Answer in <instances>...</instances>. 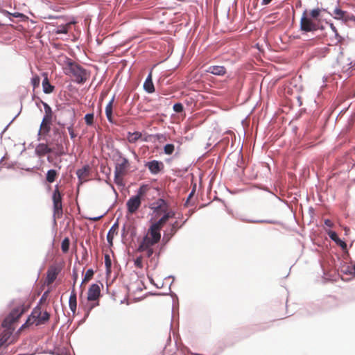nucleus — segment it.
Segmentation results:
<instances>
[{
    "label": "nucleus",
    "mask_w": 355,
    "mask_h": 355,
    "mask_svg": "<svg viewBox=\"0 0 355 355\" xmlns=\"http://www.w3.org/2000/svg\"><path fill=\"white\" fill-rule=\"evenodd\" d=\"M60 62H62L64 73L74 78V80L83 84L89 78V73L80 65L73 62L67 56H60Z\"/></svg>",
    "instance_id": "obj_1"
},
{
    "label": "nucleus",
    "mask_w": 355,
    "mask_h": 355,
    "mask_svg": "<svg viewBox=\"0 0 355 355\" xmlns=\"http://www.w3.org/2000/svg\"><path fill=\"white\" fill-rule=\"evenodd\" d=\"M101 296V288L98 284H92L87 292L88 304L85 307V316L87 317L89 312L96 306L99 305V297Z\"/></svg>",
    "instance_id": "obj_2"
},
{
    "label": "nucleus",
    "mask_w": 355,
    "mask_h": 355,
    "mask_svg": "<svg viewBox=\"0 0 355 355\" xmlns=\"http://www.w3.org/2000/svg\"><path fill=\"white\" fill-rule=\"evenodd\" d=\"M49 318L50 314L47 311H42L41 308L37 306L33 310L31 316L28 318L26 323L21 326V329L33 323H35L36 325L44 324L49 321Z\"/></svg>",
    "instance_id": "obj_3"
},
{
    "label": "nucleus",
    "mask_w": 355,
    "mask_h": 355,
    "mask_svg": "<svg viewBox=\"0 0 355 355\" xmlns=\"http://www.w3.org/2000/svg\"><path fill=\"white\" fill-rule=\"evenodd\" d=\"M159 242L150 237L144 236L139 242L137 250L144 252L147 257H150L154 253L153 246Z\"/></svg>",
    "instance_id": "obj_4"
},
{
    "label": "nucleus",
    "mask_w": 355,
    "mask_h": 355,
    "mask_svg": "<svg viewBox=\"0 0 355 355\" xmlns=\"http://www.w3.org/2000/svg\"><path fill=\"white\" fill-rule=\"evenodd\" d=\"M62 196L60 192L58 186L55 187L52 196L53 203V216L55 218H60L63 214L62 209Z\"/></svg>",
    "instance_id": "obj_5"
},
{
    "label": "nucleus",
    "mask_w": 355,
    "mask_h": 355,
    "mask_svg": "<svg viewBox=\"0 0 355 355\" xmlns=\"http://www.w3.org/2000/svg\"><path fill=\"white\" fill-rule=\"evenodd\" d=\"M318 24L309 17L307 11H304L300 19V28L304 32L315 31L318 29Z\"/></svg>",
    "instance_id": "obj_6"
},
{
    "label": "nucleus",
    "mask_w": 355,
    "mask_h": 355,
    "mask_svg": "<svg viewBox=\"0 0 355 355\" xmlns=\"http://www.w3.org/2000/svg\"><path fill=\"white\" fill-rule=\"evenodd\" d=\"M24 309L21 307H17L14 309L3 320L2 322V327H10L12 326L23 314Z\"/></svg>",
    "instance_id": "obj_7"
},
{
    "label": "nucleus",
    "mask_w": 355,
    "mask_h": 355,
    "mask_svg": "<svg viewBox=\"0 0 355 355\" xmlns=\"http://www.w3.org/2000/svg\"><path fill=\"white\" fill-rule=\"evenodd\" d=\"M130 168V162L128 159L124 157L119 156L116 160L114 173L120 175H126Z\"/></svg>",
    "instance_id": "obj_8"
},
{
    "label": "nucleus",
    "mask_w": 355,
    "mask_h": 355,
    "mask_svg": "<svg viewBox=\"0 0 355 355\" xmlns=\"http://www.w3.org/2000/svg\"><path fill=\"white\" fill-rule=\"evenodd\" d=\"M336 19L343 20L345 22L355 21V16L341 10L340 8H336L332 13Z\"/></svg>",
    "instance_id": "obj_9"
},
{
    "label": "nucleus",
    "mask_w": 355,
    "mask_h": 355,
    "mask_svg": "<svg viewBox=\"0 0 355 355\" xmlns=\"http://www.w3.org/2000/svg\"><path fill=\"white\" fill-rule=\"evenodd\" d=\"M61 271V268L58 266H51L46 272V284L49 286L56 279L58 274Z\"/></svg>",
    "instance_id": "obj_10"
},
{
    "label": "nucleus",
    "mask_w": 355,
    "mask_h": 355,
    "mask_svg": "<svg viewBox=\"0 0 355 355\" xmlns=\"http://www.w3.org/2000/svg\"><path fill=\"white\" fill-rule=\"evenodd\" d=\"M141 199L139 196H134L131 197L126 202L128 213L135 214L140 207Z\"/></svg>",
    "instance_id": "obj_11"
},
{
    "label": "nucleus",
    "mask_w": 355,
    "mask_h": 355,
    "mask_svg": "<svg viewBox=\"0 0 355 355\" xmlns=\"http://www.w3.org/2000/svg\"><path fill=\"white\" fill-rule=\"evenodd\" d=\"M150 209H153L154 213L157 215H159L167 211L168 204L164 199L159 198L152 204Z\"/></svg>",
    "instance_id": "obj_12"
},
{
    "label": "nucleus",
    "mask_w": 355,
    "mask_h": 355,
    "mask_svg": "<svg viewBox=\"0 0 355 355\" xmlns=\"http://www.w3.org/2000/svg\"><path fill=\"white\" fill-rule=\"evenodd\" d=\"M52 121L53 116L44 115L40 124V133L42 135H47L51 130Z\"/></svg>",
    "instance_id": "obj_13"
},
{
    "label": "nucleus",
    "mask_w": 355,
    "mask_h": 355,
    "mask_svg": "<svg viewBox=\"0 0 355 355\" xmlns=\"http://www.w3.org/2000/svg\"><path fill=\"white\" fill-rule=\"evenodd\" d=\"M182 225H180L178 221H175L173 223H172L169 231L167 233L164 234L162 239V241L165 244L167 243L171 240V239L175 234L178 229H180Z\"/></svg>",
    "instance_id": "obj_14"
},
{
    "label": "nucleus",
    "mask_w": 355,
    "mask_h": 355,
    "mask_svg": "<svg viewBox=\"0 0 355 355\" xmlns=\"http://www.w3.org/2000/svg\"><path fill=\"white\" fill-rule=\"evenodd\" d=\"M145 166L153 174H157L164 167L163 163L157 160L148 162Z\"/></svg>",
    "instance_id": "obj_15"
},
{
    "label": "nucleus",
    "mask_w": 355,
    "mask_h": 355,
    "mask_svg": "<svg viewBox=\"0 0 355 355\" xmlns=\"http://www.w3.org/2000/svg\"><path fill=\"white\" fill-rule=\"evenodd\" d=\"M161 230L157 227L152 224L148 228L146 235L144 236H148V238H151L153 240H156L159 241L161 239Z\"/></svg>",
    "instance_id": "obj_16"
},
{
    "label": "nucleus",
    "mask_w": 355,
    "mask_h": 355,
    "mask_svg": "<svg viewBox=\"0 0 355 355\" xmlns=\"http://www.w3.org/2000/svg\"><path fill=\"white\" fill-rule=\"evenodd\" d=\"M42 76L44 77V80L42 81V87H43V92L45 94H51L53 92L55 87L54 86L51 85L49 78L48 75L46 73H43Z\"/></svg>",
    "instance_id": "obj_17"
},
{
    "label": "nucleus",
    "mask_w": 355,
    "mask_h": 355,
    "mask_svg": "<svg viewBox=\"0 0 355 355\" xmlns=\"http://www.w3.org/2000/svg\"><path fill=\"white\" fill-rule=\"evenodd\" d=\"M51 151V149L46 144H40L35 148V153L39 157H43Z\"/></svg>",
    "instance_id": "obj_18"
},
{
    "label": "nucleus",
    "mask_w": 355,
    "mask_h": 355,
    "mask_svg": "<svg viewBox=\"0 0 355 355\" xmlns=\"http://www.w3.org/2000/svg\"><path fill=\"white\" fill-rule=\"evenodd\" d=\"M3 327L5 328V330L3 331L0 338V347L8 341L14 331V328L12 327V326Z\"/></svg>",
    "instance_id": "obj_19"
},
{
    "label": "nucleus",
    "mask_w": 355,
    "mask_h": 355,
    "mask_svg": "<svg viewBox=\"0 0 355 355\" xmlns=\"http://www.w3.org/2000/svg\"><path fill=\"white\" fill-rule=\"evenodd\" d=\"M69 306L71 312L75 314L77 308L76 292L75 288H72L71 295L69 300Z\"/></svg>",
    "instance_id": "obj_20"
},
{
    "label": "nucleus",
    "mask_w": 355,
    "mask_h": 355,
    "mask_svg": "<svg viewBox=\"0 0 355 355\" xmlns=\"http://www.w3.org/2000/svg\"><path fill=\"white\" fill-rule=\"evenodd\" d=\"M207 71L214 75L223 76L226 73V69L223 66H210Z\"/></svg>",
    "instance_id": "obj_21"
},
{
    "label": "nucleus",
    "mask_w": 355,
    "mask_h": 355,
    "mask_svg": "<svg viewBox=\"0 0 355 355\" xmlns=\"http://www.w3.org/2000/svg\"><path fill=\"white\" fill-rule=\"evenodd\" d=\"M144 88L148 93H153L155 92V87L152 80V72L150 71L146 78L144 83Z\"/></svg>",
    "instance_id": "obj_22"
},
{
    "label": "nucleus",
    "mask_w": 355,
    "mask_h": 355,
    "mask_svg": "<svg viewBox=\"0 0 355 355\" xmlns=\"http://www.w3.org/2000/svg\"><path fill=\"white\" fill-rule=\"evenodd\" d=\"M58 172L55 169H50L47 171L46 175V180L49 183H53L58 177Z\"/></svg>",
    "instance_id": "obj_23"
},
{
    "label": "nucleus",
    "mask_w": 355,
    "mask_h": 355,
    "mask_svg": "<svg viewBox=\"0 0 355 355\" xmlns=\"http://www.w3.org/2000/svg\"><path fill=\"white\" fill-rule=\"evenodd\" d=\"M118 233V225L114 224L109 230L107 235V240L108 243L110 244V245H112V241L114 239V235L117 234Z\"/></svg>",
    "instance_id": "obj_24"
},
{
    "label": "nucleus",
    "mask_w": 355,
    "mask_h": 355,
    "mask_svg": "<svg viewBox=\"0 0 355 355\" xmlns=\"http://www.w3.org/2000/svg\"><path fill=\"white\" fill-rule=\"evenodd\" d=\"M114 101V98L113 97L105 107V114L110 122H112V108Z\"/></svg>",
    "instance_id": "obj_25"
},
{
    "label": "nucleus",
    "mask_w": 355,
    "mask_h": 355,
    "mask_svg": "<svg viewBox=\"0 0 355 355\" xmlns=\"http://www.w3.org/2000/svg\"><path fill=\"white\" fill-rule=\"evenodd\" d=\"M89 167L85 166L83 168L77 171V175L80 179H85L89 175Z\"/></svg>",
    "instance_id": "obj_26"
},
{
    "label": "nucleus",
    "mask_w": 355,
    "mask_h": 355,
    "mask_svg": "<svg viewBox=\"0 0 355 355\" xmlns=\"http://www.w3.org/2000/svg\"><path fill=\"white\" fill-rule=\"evenodd\" d=\"M168 216H166L165 214H164L163 216L159 220H158L155 223H153V224L157 227L159 229L162 230V228L168 220Z\"/></svg>",
    "instance_id": "obj_27"
},
{
    "label": "nucleus",
    "mask_w": 355,
    "mask_h": 355,
    "mask_svg": "<svg viewBox=\"0 0 355 355\" xmlns=\"http://www.w3.org/2000/svg\"><path fill=\"white\" fill-rule=\"evenodd\" d=\"M141 137V133L139 132H129L128 139L130 143H135Z\"/></svg>",
    "instance_id": "obj_28"
},
{
    "label": "nucleus",
    "mask_w": 355,
    "mask_h": 355,
    "mask_svg": "<svg viewBox=\"0 0 355 355\" xmlns=\"http://www.w3.org/2000/svg\"><path fill=\"white\" fill-rule=\"evenodd\" d=\"M150 189V187L148 184L141 185L137 191L136 196H139L140 199L146 195L147 191Z\"/></svg>",
    "instance_id": "obj_29"
},
{
    "label": "nucleus",
    "mask_w": 355,
    "mask_h": 355,
    "mask_svg": "<svg viewBox=\"0 0 355 355\" xmlns=\"http://www.w3.org/2000/svg\"><path fill=\"white\" fill-rule=\"evenodd\" d=\"M94 270L92 269H88L87 271H86V273L85 275V277L83 279V282H82V284H81V286L85 284V283H87L88 282L89 280H91L94 276Z\"/></svg>",
    "instance_id": "obj_30"
},
{
    "label": "nucleus",
    "mask_w": 355,
    "mask_h": 355,
    "mask_svg": "<svg viewBox=\"0 0 355 355\" xmlns=\"http://www.w3.org/2000/svg\"><path fill=\"white\" fill-rule=\"evenodd\" d=\"M71 26V23H68L65 25H61L59 26L58 28L57 33H67L69 31V29Z\"/></svg>",
    "instance_id": "obj_31"
},
{
    "label": "nucleus",
    "mask_w": 355,
    "mask_h": 355,
    "mask_svg": "<svg viewBox=\"0 0 355 355\" xmlns=\"http://www.w3.org/2000/svg\"><path fill=\"white\" fill-rule=\"evenodd\" d=\"M85 123L87 125H92L94 121V114L93 113L87 114L84 117Z\"/></svg>",
    "instance_id": "obj_32"
},
{
    "label": "nucleus",
    "mask_w": 355,
    "mask_h": 355,
    "mask_svg": "<svg viewBox=\"0 0 355 355\" xmlns=\"http://www.w3.org/2000/svg\"><path fill=\"white\" fill-rule=\"evenodd\" d=\"M321 10L320 8H315L312 10L309 14H308L309 17H311L313 20L317 19L320 15Z\"/></svg>",
    "instance_id": "obj_33"
},
{
    "label": "nucleus",
    "mask_w": 355,
    "mask_h": 355,
    "mask_svg": "<svg viewBox=\"0 0 355 355\" xmlns=\"http://www.w3.org/2000/svg\"><path fill=\"white\" fill-rule=\"evenodd\" d=\"M70 241L69 238H65L62 242L61 249L64 253H67L69 251Z\"/></svg>",
    "instance_id": "obj_34"
},
{
    "label": "nucleus",
    "mask_w": 355,
    "mask_h": 355,
    "mask_svg": "<svg viewBox=\"0 0 355 355\" xmlns=\"http://www.w3.org/2000/svg\"><path fill=\"white\" fill-rule=\"evenodd\" d=\"M40 83V78L38 75L35 74L31 78V84L33 85V89L38 87Z\"/></svg>",
    "instance_id": "obj_35"
},
{
    "label": "nucleus",
    "mask_w": 355,
    "mask_h": 355,
    "mask_svg": "<svg viewBox=\"0 0 355 355\" xmlns=\"http://www.w3.org/2000/svg\"><path fill=\"white\" fill-rule=\"evenodd\" d=\"M174 150L175 146L173 144H168L165 145L164 147V153L168 155H171L174 152Z\"/></svg>",
    "instance_id": "obj_36"
},
{
    "label": "nucleus",
    "mask_w": 355,
    "mask_h": 355,
    "mask_svg": "<svg viewBox=\"0 0 355 355\" xmlns=\"http://www.w3.org/2000/svg\"><path fill=\"white\" fill-rule=\"evenodd\" d=\"M42 103V105L44 108V115L53 116V113L51 107L46 103L43 102V101Z\"/></svg>",
    "instance_id": "obj_37"
},
{
    "label": "nucleus",
    "mask_w": 355,
    "mask_h": 355,
    "mask_svg": "<svg viewBox=\"0 0 355 355\" xmlns=\"http://www.w3.org/2000/svg\"><path fill=\"white\" fill-rule=\"evenodd\" d=\"M67 130H68V132H69L71 139L73 140H75V139L77 137V133L75 132V130L73 128V123H71L69 126H68Z\"/></svg>",
    "instance_id": "obj_38"
},
{
    "label": "nucleus",
    "mask_w": 355,
    "mask_h": 355,
    "mask_svg": "<svg viewBox=\"0 0 355 355\" xmlns=\"http://www.w3.org/2000/svg\"><path fill=\"white\" fill-rule=\"evenodd\" d=\"M125 175H120L114 173V182L118 185L123 184V177Z\"/></svg>",
    "instance_id": "obj_39"
},
{
    "label": "nucleus",
    "mask_w": 355,
    "mask_h": 355,
    "mask_svg": "<svg viewBox=\"0 0 355 355\" xmlns=\"http://www.w3.org/2000/svg\"><path fill=\"white\" fill-rule=\"evenodd\" d=\"M173 110L175 112L180 113L183 111V105L180 103H177L173 105Z\"/></svg>",
    "instance_id": "obj_40"
},
{
    "label": "nucleus",
    "mask_w": 355,
    "mask_h": 355,
    "mask_svg": "<svg viewBox=\"0 0 355 355\" xmlns=\"http://www.w3.org/2000/svg\"><path fill=\"white\" fill-rule=\"evenodd\" d=\"M328 235L331 238V239H332L335 242H336L339 239L336 232H335L329 231L328 232Z\"/></svg>",
    "instance_id": "obj_41"
},
{
    "label": "nucleus",
    "mask_w": 355,
    "mask_h": 355,
    "mask_svg": "<svg viewBox=\"0 0 355 355\" xmlns=\"http://www.w3.org/2000/svg\"><path fill=\"white\" fill-rule=\"evenodd\" d=\"M105 264L107 268H110L111 267L112 263L110 256L106 254L105 256Z\"/></svg>",
    "instance_id": "obj_42"
},
{
    "label": "nucleus",
    "mask_w": 355,
    "mask_h": 355,
    "mask_svg": "<svg viewBox=\"0 0 355 355\" xmlns=\"http://www.w3.org/2000/svg\"><path fill=\"white\" fill-rule=\"evenodd\" d=\"M135 265L139 268H141L143 267V264H142V258L141 257H137L135 261Z\"/></svg>",
    "instance_id": "obj_43"
},
{
    "label": "nucleus",
    "mask_w": 355,
    "mask_h": 355,
    "mask_svg": "<svg viewBox=\"0 0 355 355\" xmlns=\"http://www.w3.org/2000/svg\"><path fill=\"white\" fill-rule=\"evenodd\" d=\"M336 243L337 245L340 246L342 248V249L344 250V249L347 248V244L345 243V242H344L341 239H339Z\"/></svg>",
    "instance_id": "obj_44"
},
{
    "label": "nucleus",
    "mask_w": 355,
    "mask_h": 355,
    "mask_svg": "<svg viewBox=\"0 0 355 355\" xmlns=\"http://www.w3.org/2000/svg\"><path fill=\"white\" fill-rule=\"evenodd\" d=\"M166 216H168V218H173L175 216V212L173 211H168V209L167 211H164V213Z\"/></svg>",
    "instance_id": "obj_45"
},
{
    "label": "nucleus",
    "mask_w": 355,
    "mask_h": 355,
    "mask_svg": "<svg viewBox=\"0 0 355 355\" xmlns=\"http://www.w3.org/2000/svg\"><path fill=\"white\" fill-rule=\"evenodd\" d=\"M77 278H78V273L76 272H73V283L72 288H75V284L76 283Z\"/></svg>",
    "instance_id": "obj_46"
},
{
    "label": "nucleus",
    "mask_w": 355,
    "mask_h": 355,
    "mask_svg": "<svg viewBox=\"0 0 355 355\" xmlns=\"http://www.w3.org/2000/svg\"><path fill=\"white\" fill-rule=\"evenodd\" d=\"M334 34H335L336 39L337 40L336 43L340 42L342 41V37L340 35H339L338 31L336 33H335Z\"/></svg>",
    "instance_id": "obj_47"
},
{
    "label": "nucleus",
    "mask_w": 355,
    "mask_h": 355,
    "mask_svg": "<svg viewBox=\"0 0 355 355\" xmlns=\"http://www.w3.org/2000/svg\"><path fill=\"white\" fill-rule=\"evenodd\" d=\"M324 224H325V225H327L328 227H332V225H333L332 221L329 219H326L324 220Z\"/></svg>",
    "instance_id": "obj_48"
},
{
    "label": "nucleus",
    "mask_w": 355,
    "mask_h": 355,
    "mask_svg": "<svg viewBox=\"0 0 355 355\" xmlns=\"http://www.w3.org/2000/svg\"><path fill=\"white\" fill-rule=\"evenodd\" d=\"M349 272L355 276V263L352 266L351 270Z\"/></svg>",
    "instance_id": "obj_49"
},
{
    "label": "nucleus",
    "mask_w": 355,
    "mask_h": 355,
    "mask_svg": "<svg viewBox=\"0 0 355 355\" xmlns=\"http://www.w3.org/2000/svg\"><path fill=\"white\" fill-rule=\"evenodd\" d=\"M271 1H272V0H262V5H268Z\"/></svg>",
    "instance_id": "obj_50"
},
{
    "label": "nucleus",
    "mask_w": 355,
    "mask_h": 355,
    "mask_svg": "<svg viewBox=\"0 0 355 355\" xmlns=\"http://www.w3.org/2000/svg\"><path fill=\"white\" fill-rule=\"evenodd\" d=\"M330 27H331V30L333 31V32H334V33H336V32L338 31H337V29H336V28L334 26V24H331Z\"/></svg>",
    "instance_id": "obj_51"
},
{
    "label": "nucleus",
    "mask_w": 355,
    "mask_h": 355,
    "mask_svg": "<svg viewBox=\"0 0 355 355\" xmlns=\"http://www.w3.org/2000/svg\"><path fill=\"white\" fill-rule=\"evenodd\" d=\"M101 217H97V218H91L92 220H94V221H96L98 220Z\"/></svg>",
    "instance_id": "obj_52"
},
{
    "label": "nucleus",
    "mask_w": 355,
    "mask_h": 355,
    "mask_svg": "<svg viewBox=\"0 0 355 355\" xmlns=\"http://www.w3.org/2000/svg\"><path fill=\"white\" fill-rule=\"evenodd\" d=\"M46 294H47V292H45V293H44V295H43L42 298H43V297H44V295H46Z\"/></svg>",
    "instance_id": "obj_53"
}]
</instances>
